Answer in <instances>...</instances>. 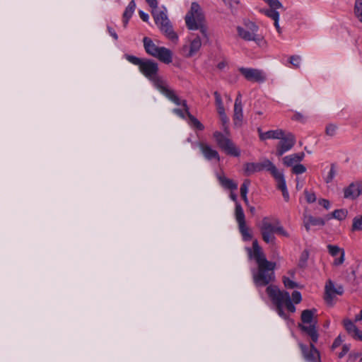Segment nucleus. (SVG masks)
<instances>
[{
    "instance_id": "nucleus-1",
    "label": "nucleus",
    "mask_w": 362,
    "mask_h": 362,
    "mask_svg": "<svg viewBox=\"0 0 362 362\" xmlns=\"http://www.w3.org/2000/svg\"><path fill=\"white\" fill-rule=\"evenodd\" d=\"M124 57L128 62L138 66L142 74L149 79L154 86L168 100L175 105H180V99L175 92L170 88L163 78L158 75V63L151 59H143L130 54H125Z\"/></svg>"
},
{
    "instance_id": "nucleus-2",
    "label": "nucleus",
    "mask_w": 362,
    "mask_h": 362,
    "mask_svg": "<svg viewBox=\"0 0 362 362\" xmlns=\"http://www.w3.org/2000/svg\"><path fill=\"white\" fill-rule=\"evenodd\" d=\"M250 259H254L257 269L252 270V279L256 287H264L275 280L276 263L268 261L257 240L252 243V248L247 249Z\"/></svg>"
},
{
    "instance_id": "nucleus-3",
    "label": "nucleus",
    "mask_w": 362,
    "mask_h": 362,
    "mask_svg": "<svg viewBox=\"0 0 362 362\" xmlns=\"http://www.w3.org/2000/svg\"><path fill=\"white\" fill-rule=\"evenodd\" d=\"M266 292L276 307V311L278 315L286 320L288 318L287 314L284 312V308H286L288 311L294 313L296 307L293 302L296 304L300 303L302 300L301 293L298 291H294L292 293V299L288 292L281 291L278 286L270 284L267 287Z\"/></svg>"
},
{
    "instance_id": "nucleus-4",
    "label": "nucleus",
    "mask_w": 362,
    "mask_h": 362,
    "mask_svg": "<svg viewBox=\"0 0 362 362\" xmlns=\"http://www.w3.org/2000/svg\"><path fill=\"white\" fill-rule=\"evenodd\" d=\"M217 112L221 122L222 129L224 134L218 131H216L214 132L213 136L218 147L226 154L234 157H238L240 155V151L228 137L230 136V129L228 126L229 119L226 114L225 110Z\"/></svg>"
},
{
    "instance_id": "nucleus-5",
    "label": "nucleus",
    "mask_w": 362,
    "mask_h": 362,
    "mask_svg": "<svg viewBox=\"0 0 362 362\" xmlns=\"http://www.w3.org/2000/svg\"><path fill=\"white\" fill-rule=\"evenodd\" d=\"M185 21L189 30H199L202 35L207 37V27L205 25V16L198 3H192L190 8L185 17Z\"/></svg>"
},
{
    "instance_id": "nucleus-6",
    "label": "nucleus",
    "mask_w": 362,
    "mask_h": 362,
    "mask_svg": "<svg viewBox=\"0 0 362 362\" xmlns=\"http://www.w3.org/2000/svg\"><path fill=\"white\" fill-rule=\"evenodd\" d=\"M151 15L161 33L173 42H177L178 35L174 31L173 24L168 18L166 8L152 10Z\"/></svg>"
},
{
    "instance_id": "nucleus-7",
    "label": "nucleus",
    "mask_w": 362,
    "mask_h": 362,
    "mask_svg": "<svg viewBox=\"0 0 362 362\" xmlns=\"http://www.w3.org/2000/svg\"><path fill=\"white\" fill-rule=\"evenodd\" d=\"M259 26L249 20L245 21L243 26L237 27L238 36L245 41H253L259 47H264L266 41L263 35L258 33Z\"/></svg>"
},
{
    "instance_id": "nucleus-8",
    "label": "nucleus",
    "mask_w": 362,
    "mask_h": 362,
    "mask_svg": "<svg viewBox=\"0 0 362 362\" xmlns=\"http://www.w3.org/2000/svg\"><path fill=\"white\" fill-rule=\"evenodd\" d=\"M144 49L146 53L165 64H170L173 61V52L165 47L157 46L153 40L144 37L143 39Z\"/></svg>"
},
{
    "instance_id": "nucleus-9",
    "label": "nucleus",
    "mask_w": 362,
    "mask_h": 362,
    "mask_svg": "<svg viewBox=\"0 0 362 362\" xmlns=\"http://www.w3.org/2000/svg\"><path fill=\"white\" fill-rule=\"evenodd\" d=\"M263 170L269 172L273 177L279 171L274 164L268 159L264 160L262 163H246L243 165V171L246 176Z\"/></svg>"
},
{
    "instance_id": "nucleus-10",
    "label": "nucleus",
    "mask_w": 362,
    "mask_h": 362,
    "mask_svg": "<svg viewBox=\"0 0 362 362\" xmlns=\"http://www.w3.org/2000/svg\"><path fill=\"white\" fill-rule=\"evenodd\" d=\"M276 223L272 222L271 218L264 217L259 226L262 240L267 243L274 244L276 238L274 236Z\"/></svg>"
},
{
    "instance_id": "nucleus-11",
    "label": "nucleus",
    "mask_w": 362,
    "mask_h": 362,
    "mask_svg": "<svg viewBox=\"0 0 362 362\" xmlns=\"http://www.w3.org/2000/svg\"><path fill=\"white\" fill-rule=\"evenodd\" d=\"M238 71L249 81L262 83L267 79L265 73L260 69L240 67Z\"/></svg>"
},
{
    "instance_id": "nucleus-12",
    "label": "nucleus",
    "mask_w": 362,
    "mask_h": 362,
    "mask_svg": "<svg viewBox=\"0 0 362 362\" xmlns=\"http://www.w3.org/2000/svg\"><path fill=\"white\" fill-rule=\"evenodd\" d=\"M325 290V300L329 305L333 304L337 295L341 296L344 293L343 286L341 285H335L331 280L327 281Z\"/></svg>"
},
{
    "instance_id": "nucleus-13",
    "label": "nucleus",
    "mask_w": 362,
    "mask_h": 362,
    "mask_svg": "<svg viewBox=\"0 0 362 362\" xmlns=\"http://www.w3.org/2000/svg\"><path fill=\"white\" fill-rule=\"evenodd\" d=\"M276 146V154L277 156H281L286 152L291 150L296 144V138L291 133L284 134Z\"/></svg>"
},
{
    "instance_id": "nucleus-14",
    "label": "nucleus",
    "mask_w": 362,
    "mask_h": 362,
    "mask_svg": "<svg viewBox=\"0 0 362 362\" xmlns=\"http://www.w3.org/2000/svg\"><path fill=\"white\" fill-rule=\"evenodd\" d=\"M299 346L301 349L303 358L307 362H320V353L315 348L313 343H310V346L303 344H300Z\"/></svg>"
},
{
    "instance_id": "nucleus-15",
    "label": "nucleus",
    "mask_w": 362,
    "mask_h": 362,
    "mask_svg": "<svg viewBox=\"0 0 362 362\" xmlns=\"http://www.w3.org/2000/svg\"><path fill=\"white\" fill-rule=\"evenodd\" d=\"M362 194V182L357 181L351 183L344 189V197L351 200L356 199Z\"/></svg>"
},
{
    "instance_id": "nucleus-16",
    "label": "nucleus",
    "mask_w": 362,
    "mask_h": 362,
    "mask_svg": "<svg viewBox=\"0 0 362 362\" xmlns=\"http://www.w3.org/2000/svg\"><path fill=\"white\" fill-rule=\"evenodd\" d=\"M198 146L204 157V158L209 161L215 160L219 162L220 156L218 152L214 149L209 144L205 142H199Z\"/></svg>"
},
{
    "instance_id": "nucleus-17",
    "label": "nucleus",
    "mask_w": 362,
    "mask_h": 362,
    "mask_svg": "<svg viewBox=\"0 0 362 362\" xmlns=\"http://www.w3.org/2000/svg\"><path fill=\"white\" fill-rule=\"evenodd\" d=\"M233 122L235 126H240L243 119V104L241 101V95L238 94L237 96L235 104H234V111H233Z\"/></svg>"
},
{
    "instance_id": "nucleus-18",
    "label": "nucleus",
    "mask_w": 362,
    "mask_h": 362,
    "mask_svg": "<svg viewBox=\"0 0 362 362\" xmlns=\"http://www.w3.org/2000/svg\"><path fill=\"white\" fill-rule=\"evenodd\" d=\"M274 178L277 182V188L282 192V195L286 202H288L290 197L286 187V180L284 176V174L278 171L276 174L274 176Z\"/></svg>"
},
{
    "instance_id": "nucleus-19",
    "label": "nucleus",
    "mask_w": 362,
    "mask_h": 362,
    "mask_svg": "<svg viewBox=\"0 0 362 362\" xmlns=\"http://www.w3.org/2000/svg\"><path fill=\"white\" fill-rule=\"evenodd\" d=\"M343 325L347 333L351 335L354 339L359 340L362 332L355 325L353 321L350 319H344L343 320Z\"/></svg>"
},
{
    "instance_id": "nucleus-20",
    "label": "nucleus",
    "mask_w": 362,
    "mask_h": 362,
    "mask_svg": "<svg viewBox=\"0 0 362 362\" xmlns=\"http://www.w3.org/2000/svg\"><path fill=\"white\" fill-rule=\"evenodd\" d=\"M317 322H313L312 325H300L298 327L300 330L309 336L311 339L312 343H316L319 338V334L316 329Z\"/></svg>"
},
{
    "instance_id": "nucleus-21",
    "label": "nucleus",
    "mask_w": 362,
    "mask_h": 362,
    "mask_svg": "<svg viewBox=\"0 0 362 362\" xmlns=\"http://www.w3.org/2000/svg\"><path fill=\"white\" fill-rule=\"evenodd\" d=\"M259 136L260 140L264 141L267 139H279L284 136V132L282 129L269 130L263 132L261 129H258Z\"/></svg>"
},
{
    "instance_id": "nucleus-22",
    "label": "nucleus",
    "mask_w": 362,
    "mask_h": 362,
    "mask_svg": "<svg viewBox=\"0 0 362 362\" xmlns=\"http://www.w3.org/2000/svg\"><path fill=\"white\" fill-rule=\"evenodd\" d=\"M276 9L277 8H270L269 9H262L260 11L274 21V25L276 29V31L279 34H281L282 31L279 24V13L276 11Z\"/></svg>"
},
{
    "instance_id": "nucleus-23",
    "label": "nucleus",
    "mask_w": 362,
    "mask_h": 362,
    "mask_svg": "<svg viewBox=\"0 0 362 362\" xmlns=\"http://www.w3.org/2000/svg\"><path fill=\"white\" fill-rule=\"evenodd\" d=\"M303 223L306 230L308 231L311 226H324L325 224V221L322 218H316L311 215H305L303 218Z\"/></svg>"
},
{
    "instance_id": "nucleus-24",
    "label": "nucleus",
    "mask_w": 362,
    "mask_h": 362,
    "mask_svg": "<svg viewBox=\"0 0 362 362\" xmlns=\"http://www.w3.org/2000/svg\"><path fill=\"white\" fill-rule=\"evenodd\" d=\"M180 105H182L184 107V110L190 120V124L192 126H193L194 128L197 129L198 130H200V131L204 130V125L195 117H194L192 115L190 114L186 100H180Z\"/></svg>"
},
{
    "instance_id": "nucleus-25",
    "label": "nucleus",
    "mask_w": 362,
    "mask_h": 362,
    "mask_svg": "<svg viewBox=\"0 0 362 362\" xmlns=\"http://www.w3.org/2000/svg\"><path fill=\"white\" fill-rule=\"evenodd\" d=\"M305 157L303 152L298 153H293L289 156H286L283 158V163L286 166H293L297 163H300Z\"/></svg>"
},
{
    "instance_id": "nucleus-26",
    "label": "nucleus",
    "mask_w": 362,
    "mask_h": 362,
    "mask_svg": "<svg viewBox=\"0 0 362 362\" xmlns=\"http://www.w3.org/2000/svg\"><path fill=\"white\" fill-rule=\"evenodd\" d=\"M136 8V4L134 0H132L128 6L126 7L123 16H122V23L124 25V27L126 28L127 26L128 22L129 19L132 18L134 11Z\"/></svg>"
},
{
    "instance_id": "nucleus-27",
    "label": "nucleus",
    "mask_w": 362,
    "mask_h": 362,
    "mask_svg": "<svg viewBox=\"0 0 362 362\" xmlns=\"http://www.w3.org/2000/svg\"><path fill=\"white\" fill-rule=\"evenodd\" d=\"M316 313L315 309L313 310H305L301 313V321L303 322L302 325H312L313 322H317L316 320H314V315Z\"/></svg>"
},
{
    "instance_id": "nucleus-28",
    "label": "nucleus",
    "mask_w": 362,
    "mask_h": 362,
    "mask_svg": "<svg viewBox=\"0 0 362 362\" xmlns=\"http://www.w3.org/2000/svg\"><path fill=\"white\" fill-rule=\"evenodd\" d=\"M202 41L199 36H197L194 39H193L189 44V50L187 57H191L194 56L201 48Z\"/></svg>"
},
{
    "instance_id": "nucleus-29",
    "label": "nucleus",
    "mask_w": 362,
    "mask_h": 362,
    "mask_svg": "<svg viewBox=\"0 0 362 362\" xmlns=\"http://www.w3.org/2000/svg\"><path fill=\"white\" fill-rule=\"evenodd\" d=\"M218 179L221 184L227 189L235 190L238 189V184L234 182L233 180L227 178L223 175H218Z\"/></svg>"
},
{
    "instance_id": "nucleus-30",
    "label": "nucleus",
    "mask_w": 362,
    "mask_h": 362,
    "mask_svg": "<svg viewBox=\"0 0 362 362\" xmlns=\"http://www.w3.org/2000/svg\"><path fill=\"white\" fill-rule=\"evenodd\" d=\"M235 217L238 224H243L245 223V216L240 204L236 202L235 209Z\"/></svg>"
},
{
    "instance_id": "nucleus-31",
    "label": "nucleus",
    "mask_w": 362,
    "mask_h": 362,
    "mask_svg": "<svg viewBox=\"0 0 362 362\" xmlns=\"http://www.w3.org/2000/svg\"><path fill=\"white\" fill-rule=\"evenodd\" d=\"M348 215V211L344 209H336L334 210L331 215H328L327 218L329 220L332 218L337 219L339 221H342L346 218Z\"/></svg>"
},
{
    "instance_id": "nucleus-32",
    "label": "nucleus",
    "mask_w": 362,
    "mask_h": 362,
    "mask_svg": "<svg viewBox=\"0 0 362 362\" xmlns=\"http://www.w3.org/2000/svg\"><path fill=\"white\" fill-rule=\"evenodd\" d=\"M250 185V180L248 179H246L244 180L243 183L240 186V195L246 205H248V204H249L247 194L248 192V188H249Z\"/></svg>"
},
{
    "instance_id": "nucleus-33",
    "label": "nucleus",
    "mask_w": 362,
    "mask_h": 362,
    "mask_svg": "<svg viewBox=\"0 0 362 362\" xmlns=\"http://www.w3.org/2000/svg\"><path fill=\"white\" fill-rule=\"evenodd\" d=\"M238 228L244 240L247 241L252 239V234L250 232L249 228L246 226V223L238 224Z\"/></svg>"
},
{
    "instance_id": "nucleus-34",
    "label": "nucleus",
    "mask_w": 362,
    "mask_h": 362,
    "mask_svg": "<svg viewBox=\"0 0 362 362\" xmlns=\"http://www.w3.org/2000/svg\"><path fill=\"white\" fill-rule=\"evenodd\" d=\"M354 14L358 21L362 23V0L355 1Z\"/></svg>"
},
{
    "instance_id": "nucleus-35",
    "label": "nucleus",
    "mask_w": 362,
    "mask_h": 362,
    "mask_svg": "<svg viewBox=\"0 0 362 362\" xmlns=\"http://www.w3.org/2000/svg\"><path fill=\"white\" fill-rule=\"evenodd\" d=\"M351 229L353 231L362 230V215L354 218Z\"/></svg>"
},
{
    "instance_id": "nucleus-36",
    "label": "nucleus",
    "mask_w": 362,
    "mask_h": 362,
    "mask_svg": "<svg viewBox=\"0 0 362 362\" xmlns=\"http://www.w3.org/2000/svg\"><path fill=\"white\" fill-rule=\"evenodd\" d=\"M214 95L215 97V104L217 111L225 110L221 94L218 91H215Z\"/></svg>"
},
{
    "instance_id": "nucleus-37",
    "label": "nucleus",
    "mask_w": 362,
    "mask_h": 362,
    "mask_svg": "<svg viewBox=\"0 0 362 362\" xmlns=\"http://www.w3.org/2000/svg\"><path fill=\"white\" fill-rule=\"evenodd\" d=\"M337 175V170H336V165L334 164L331 165L330 170L327 174V175L325 177V181L326 183L331 182L334 177Z\"/></svg>"
},
{
    "instance_id": "nucleus-38",
    "label": "nucleus",
    "mask_w": 362,
    "mask_h": 362,
    "mask_svg": "<svg viewBox=\"0 0 362 362\" xmlns=\"http://www.w3.org/2000/svg\"><path fill=\"white\" fill-rule=\"evenodd\" d=\"M305 171L306 168L303 165L300 164L299 163H297L296 165H294L292 168V172L296 175L303 174Z\"/></svg>"
},
{
    "instance_id": "nucleus-39",
    "label": "nucleus",
    "mask_w": 362,
    "mask_h": 362,
    "mask_svg": "<svg viewBox=\"0 0 362 362\" xmlns=\"http://www.w3.org/2000/svg\"><path fill=\"white\" fill-rule=\"evenodd\" d=\"M327 248H328L329 253L333 257H335V256L338 255L339 254L341 255V251L343 250L337 245H327Z\"/></svg>"
},
{
    "instance_id": "nucleus-40",
    "label": "nucleus",
    "mask_w": 362,
    "mask_h": 362,
    "mask_svg": "<svg viewBox=\"0 0 362 362\" xmlns=\"http://www.w3.org/2000/svg\"><path fill=\"white\" fill-rule=\"evenodd\" d=\"M301 62V57L298 55H293L290 57L289 62L293 68H299Z\"/></svg>"
},
{
    "instance_id": "nucleus-41",
    "label": "nucleus",
    "mask_w": 362,
    "mask_h": 362,
    "mask_svg": "<svg viewBox=\"0 0 362 362\" xmlns=\"http://www.w3.org/2000/svg\"><path fill=\"white\" fill-rule=\"evenodd\" d=\"M271 8H281L282 4L279 0H263Z\"/></svg>"
},
{
    "instance_id": "nucleus-42",
    "label": "nucleus",
    "mask_w": 362,
    "mask_h": 362,
    "mask_svg": "<svg viewBox=\"0 0 362 362\" xmlns=\"http://www.w3.org/2000/svg\"><path fill=\"white\" fill-rule=\"evenodd\" d=\"M275 222L276 223L275 233H279L285 237H288L289 236L288 233L284 230L283 226L280 224L279 221L277 219H275Z\"/></svg>"
},
{
    "instance_id": "nucleus-43",
    "label": "nucleus",
    "mask_w": 362,
    "mask_h": 362,
    "mask_svg": "<svg viewBox=\"0 0 362 362\" xmlns=\"http://www.w3.org/2000/svg\"><path fill=\"white\" fill-rule=\"evenodd\" d=\"M283 283L284 286L287 288H294L298 286L297 284L293 281L291 280L288 277H283Z\"/></svg>"
},
{
    "instance_id": "nucleus-44",
    "label": "nucleus",
    "mask_w": 362,
    "mask_h": 362,
    "mask_svg": "<svg viewBox=\"0 0 362 362\" xmlns=\"http://www.w3.org/2000/svg\"><path fill=\"white\" fill-rule=\"evenodd\" d=\"M304 194L305 196V199L308 203L311 204L316 201V196L314 192H309L305 189L304 191Z\"/></svg>"
},
{
    "instance_id": "nucleus-45",
    "label": "nucleus",
    "mask_w": 362,
    "mask_h": 362,
    "mask_svg": "<svg viewBox=\"0 0 362 362\" xmlns=\"http://www.w3.org/2000/svg\"><path fill=\"white\" fill-rule=\"evenodd\" d=\"M337 126L334 124H329L326 127V134L328 136H333L337 131Z\"/></svg>"
},
{
    "instance_id": "nucleus-46",
    "label": "nucleus",
    "mask_w": 362,
    "mask_h": 362,
    "mask_svg": "<svg viewBox=\"0 0 362 362\" xmlns=\"http://www.w3.org/2000/svg\"><path fill=\"white\" fill-rule=\"evenodd\" d=\"M344 256H345V252H344V250H342L341 251L340 257L339 258H336L334 259V264L336 266H339V265H341V264H343V262H344Z\"/></svg>"
},
{
    "instance_id": "nucleus-47",
    "label": "nucleus",
    "mask_w": 362,
    "mask_h": 362,
    "mask_svg": "<svg viewBox=\"0 0 362 362\" xmlns=\"http://www.w3.org/2000/svg\"><path fill=\"white\" fill-rule=\"evenodd\" d=\"M292 119L293 120L299 121V122H305V120H306L305 116L303 114L300 113V112H296L293 115Z\"/></svg>"
},
{
    "instance_id": "nucleus-48",
    "label": "nucleus",
    "mask_w": 362,
    "mask_h": 362,
    "mask_svg": "<svg viewBox=\"0 0 362 362\" xmlns=\"http://www.w3.org/2000/svg\"><path fill=\"white\" fill-rule=\"evenodd\" d=\"M350 350L349 344H344L342 346L341 351L339 354L338 356L339 358H343Z\"/></svg>"
},
{
    "instance_id": "nucleus-49",
    "label": "nucleus",
    "mask_w": 362,
    "mask_h": 362,
    "mask_svg": "<svg viewBox=\"0 0 362 362\" xmlns=\"http://www.w3.org/2000/svg\"><path fill=\"white\" fill-rule=\"evenodd\" d=\"M318 204L323 206L325 209H329L330 208V202L328 199H320L318 200Z\"/></svg>"
},
{
    "instance_id": "nucleus-50",
    "label": "nucleus",
    "mask_w": 362,
    "mask_h": 362,
    "mask_svg": "<svg viewBox=\"0 0 362 362\" xmlns=\"http://www.w3.org/2000/svg\"><path fill=\"white\" fill-rule=\"evenodd\" d=\"M343 340L341 339V337L340 335H339L334 341L332 345V349L334 350L336 348H337L338 346H339L341 343H342Z\"/></svg>"
},
{
    "instance_id": "nucleus-51",
    "label": "nucleus",
    "mask_w": 362,
    "mask_h": 362,
    "mask_svg": "<svg viewBox=\"0 0 362 362\" xmlns=\"http://www.w3.org/2000/svg\"><path fill=\"white\" fill-rule=\"evenodd\" d=\"M146 3L148 6L152 8V10H158V1L157 0H146Z\"/></svg>"
},
{
    "instance_id": "nucleus-52",
    "label": "nucleus",
    "mask_w": 362,
    "mask_h": 362,
    "mask_svg": "<svg viewBox=\"0 0 362 362\" xmlns=\"http://www.w3.org/2000/svg\"><path fill=\"white\" fill-rule=\"evenodd\" d=\"M139 16L141 19L144 22H148L149 19V16L148 13L144 12L143 11H139Z\"/></svg>"
},
{
    "instance_id": "nucleus-53",
    "label": "nucleus",
    "mask_w": 362,
    "mask_h": 362,
    "mask_svg": "<svg viewBox=\"0 0 362 362\" xmlns=\"http://www.w3.org/2000/svg\"><path fill=\"white\" fill-rule=\"evenodd\" d=\"M308 259V254L307 252H303L301 255L300 259V264L299 265L300 267H303L307 261Z\"/></svg>"
},
{
    "instance_id": "nucleus-54",
    "label": "nucleus",
    "mask_w": 362,
    "mask_h": 362,
    "mask_svg": "<svg viewBox=\"0 0 362 362\" xmlns=\"http://www.w3.org/2000/svg\"><path fill=\"white\" fill-rule=\"evenodd\" d=\"M107 31L109 34L115 40H117L118 39L117 34L116 33L115 30L111 28L110 26H107Z\"/></svg>"
},
{
    "instance_id": "nucleus-55",
    "label": "nucleus",
    "mask_w": 362,
    "mask_h": 362,
    "mask_svg": "<svg viewBox=\"0 0 362 362\" xmlns=\"http://www.w3.org/2000/svg\"><path fill=\"white\" fill-rule=\"evenodd\" d=\"M173 112L175 114H176L177 115H178L179 117H180L182 118H185V114L182 110L175 108L173 110Z\"/></svg>"
},
{
    "instance_id": "nucleus-56",
    "label": "nucleus",
    "mask_w": 362,
    "mask_h": 362,
    "mask_svg": "<svg viewBox=\"0 0 362 362\" xmlns=\"http://www.w3.org/2000/svg\"><path fill=\"white\" fill-rule=\"evenodd\" d=\"M224 3L227 5L232 6L233 4H238L239 3L238 0H223Z\"/></svg>"
},
{
    "instance_id": "nucleus-57",
    "label": "nucleus",
    "mask_w": 362,
    "mask_h": 362,
    "mask_svg": "<svg viewBox=\"0 0 362 362\" xmlns=\"http://www.w3.org/2000/svg\"><path fill=\"white\" fill-rule=\"evenodd\" d=\"M362 320V310L359 312L358 315H356L354 321L358 322Z\"/></svg>"
},
{
    "instance_id": "nucleus-58",
    "label": "nucleus",
    "mask_w": 362,
    "mask_h": 362,
    "mask_svg": "<svg viewBox=\"0 0 362 362\" xmlns=\"http://www.w3.org/2000/svg\"><path fill=\"white\" fill-rule=\"evenodd\" d=\"M227 64L225 62H221L218 64L217 67L219 69H223L226 66Z\"/></svg>"
},
{
    "instance_id": "nucleus-59",
    "label": "nucleus",
    "mask_w": 362,
    "mask_h": 362,
    "mask_svg": "<svg viewBox=\"0 0 362 362\" xmlns=\"http://www.w3.org/2000/svg\"><path fill=\"white\" fill-rule=\"evenodd\" d=\"M230 199L234 201L235 203L238 202L237 201V195L235 194L231 193L230 194Z\"/></svg>"
},
{
    "instance_id": "nucleus-60",
    "label": "nucleus",
    "mask_w": 362,
    "mask_h": 362,
    "mask_svg": "<svg viewBox=\"0 0 362 362\" xmlns=\"http://www.w3.org/2000/svg\"><path fill=\"white\" fill-rule=\"evenodd\" d=\"M250 211L251 213L254 214L255 211V208L254 206H250Z\"/></svg>"
},
{
    "instance_id": "nucleus-61",
    "label": "nucleus",
    "mask_w": 362,
    "mask_h": 362,
    "mask_svg": "<svg viewBox=\"0 0 362 362\" xmlns=\"http://www.w3.org/2000/svg\"><path fill=\"white\" fill-rule=\"evenodd\" d=\"M358 356H359L358 354H356V355L354 356V358H357Z\"/></svg>"
},
{
    "instance_id": "nucleus-62",
    "label": "nucleus",
    "mask_w": 362,
    "mask_h": 362,
    "mask_svg": "<svg viewBox=\"0 0 362 362\" xmlns=\"http://www.w3.org/2000/svg\"><path fill=\"white\" fill-rule=\"evenodd\" d=\"M358 362H362V358L359 360Z\"/></svg>"
}]
</instances>
